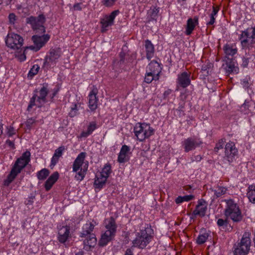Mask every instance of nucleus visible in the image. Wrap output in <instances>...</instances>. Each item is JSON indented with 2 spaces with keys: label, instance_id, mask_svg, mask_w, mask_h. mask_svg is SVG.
<instances>
[{
  "label": "nucleus",
  "instance_id": "obj_63",
  "mask_svg": "<svg viewBox=\"0 0 255 255\" xmlns=\"http://www.w3.org/2000/svg\"><path fill=\"white\" fill-rule=\"evenodd\" d=\"M84 252L83 251H79L75 255H84Z\"/></svg>",
  "mask_w": 255,
  "mask_h": 255
},
{
  "label": "nucleus",
  "instance_id": "obj_61",
  "mask_svg": "<svg viewBox=\"0 0 255 255\" xmlns=\"http://www.w3.org/2000/svg\"><path fill=\"white\" fill-rule=\"evenodd\" d=\"M26 59V56L25 55H21L19 57V60L20 61H23Z\"/></svg>",
  "mask_w": 255,
  "mask_h": 255
},
{
  "label": "nucleus",
  "instance_id": "obj_44",
  "mask_svg": "<svg viewBox=\"0 0 255 255\" xmlns=\"http://www.w3.org/2000/svg\"><path fill=\"white\" fill-rule=\"evenodd\" d=\"M118 0H102V4L106 7H110L115 5Z\"/></svg>",
  "mask_w": 255,
  "mask_h": 255
},
{
  "label": "nucleus",
  "instance_id": "obj_17",
  "mask_svg": "<svg viewBox=\"0 0 255 255\" xmlns=\"http://www.w3.org/2000/svg\"><path fill=\"white\" fill-rule=\"evenodd\" d=\"M191 83L190 73L183 72L179 74L176 80L177 90L179 87L185 88L190 85Z\"/></svg>",
  "mask_w": 255,
  "mask_h": 255
},
{
  "label": "nucleus",
  "instance_id": "obj_20",
  "mask_svg": "<svg viewBox=\"0 0 255 255\" xmlns=\"http://www.w3.org/2000/svg\"><path fill=\"white\" fill-rule=\"evenodd\" d=\"M224 61L225 62V69L227 74L238 73L239 69L237 63L233 60V58L224 59Z\"/></svg>",
  "mask_w": 255,
  "mask_h": 255
},
{
  "label": "nucleus",
  "instance_id": "obj_59",
  "mask_svg": "<svg viewBox=\"0 0 255 255\" xmlns=\"http://www.w3.org/2000/svg\"><path fill=\"white\" fill-rule=\"evenodd\" d=\"M152 11V15H154V16L156 15L159 12L158 8L156 7H154Z\"/></svg>",
  "mask_w": 255,
  "mask_h": 255
},
{
  "label": "nucleus",
  "instance_id": "obj_48",
  "mask_svg": "<svg viewBox=\"0 0 255 255\" xmlns=\"http://www.w3.org/2000/svg\"><path fill=\"white\" fill-rule=\"evenodd\" d=\"M225 144V141L224 139H222L219 141V142L216 143V146L215 147V151L218 152L219 150L220 149H222L224 147Z\"/></svg>",
  "mask_w": 255,
  "mask_h": 255
},
{
  "label": "nucleus",
  "instance_id": "obj_7",
  "mask_svg": "<svg viewBox=\"0 0 255 255\" xmlns=\"http://www.w3.org/2000/svg\"><path fill=\"white\" fill-rule=\"evenodd\" d=\"M242 49H248L249 50L253 48V45L255 43V25L241 31L239 37Z\"/></svg>",
  "mask_w": 255,
  "mask_h": 255
},
{
  "label": "nucleus",
  "instance_id": "obj_33",
  "mask_svg": "<svg viewBox=\"0 0 255 255\" xmlns=\"http://www.w3.org/2000/svg\"><path fill=\"white\" fill-rule=\"evenodd\" d=\"M70 109V111L69 113V115L70 117H74L79 114L78 112L79 110L84 109L80 103L73 104L71 107Z\"/></svg>",
  "mask_w": 255,
  "mask_h": 255
},
{
  "label": "nucleus",
  "instance_id": "obj_9",
  "mask_svg": "<svg viewBox=\"0 0 255 255\" xmlns=\"http://www.w3.org/2000/svg\"><path fill=\"white\" fill-rule=\"evenodd\" d=\"M62 54V51L60 48L51 49L49 50L48 54L45 57L43 63V67L46 70H49L56 66Z\"/></svg>",
  "mask_w": 255,
  "mask_h": 255
},
{
  "label": "nucleus",
  "instance_id": "obj_12",
  "mask_svg": "<svg viewBox=\"0 0 255 255\" xmlns=\"http://www.w3.org/2000/svg\"><path fill=\"white\" fill-rule=\"evenodd\" d=\"M5 41L7 47L15 50L19 49L22 47L23 39L19 35L10 33L7 34Z\"/></svg>",
  "mask_w": 255,
  "mask_h": 255
},
{
  "label": "nucleus",
  "instance_id": "obj_10",
  "mask_svg": "<svg viewBox=\"0 0 255 255\" xmlns=\"http://www.w3.org/2000/svg\"><path fill=\"white\" fill-rule=\"evenodd\" d=\"M251 244L250 234L244 233L240 242L235 248L234 255H247L250 250Z\"/></svg>",
  "mask_w": 255,
  "mask_h": 255
},
{
  "label": "nucleus",
  "instance_id": "obj_26",
  "mask_svg": "<svg viewBox=\"0 0 255 255\" xmlns=\"http://www.w3.org/2000/svg\"><path fill=\"white\" fill-rule=\"evenodd\" d=\"M220 10L218 6L213 5L212 10L209 15V19L206 20V25L208 26L213 25L216 22V17Z\"/></svg>",
  "mask_w": 255,
  "mask_h": 255
},
{
  "label": "nucleus",
  "instance_id": "obj_5",
  "mask_svg": "<svg viewBox=\"0 0 255 255\" xmlns=\"http://www.w3.org/2000/svg\"><path fill=\"white\" fill-rule=\"evenodd\" d=\"M48 92V84L46 83L43 84L41 88L39 90L35 89L29 101L27 111H30L34 106L40 108L44 105L47 102L46 97Z\"/></svg>",
  "mask_w": 255,
  "mask_h": 255
},
{
  "label": "nucleus",
  "instance_id": "obj_56",
  "mask_svg": "<svg viewBox=\"0 0 255 255\" xmlns=\"http://www.w3.org/2000/svg\"><path fill=\"white\" fill-rule=\"evenodd\" d=\"M124 255H133V249L131 248L127 249Z\"/></svg>",
  "mask_w": 255,
  "mask_h": 255
},
{
  "label": "nucleus",
  "instance_id": "obj_34",
  "mask_svg": "<svg viewBox=\"0 0 255 255\" xmlns=\"http://www.w3.org/2000/svg\"><path fill=\"white\" fill-rule=\"evenodd\" d=\"M247 197L249 201L253 203H255V185H250L247 189Z\"/></svg>",
  "mask_w": 255,
  "mask_h": 255
},
{
  "label": "nucleus",
  "instance_id": "obj_49",
  "mask_svg": "<svg viewBox=\"0 0 255 255\" xmlns=\"http://www.w3.org/2000/svg\"><path fill=\"white\" fill-rule=\"evenodd\" d=\"M59 159V157L55 156V155H53L51 159L50 167L51 168L53 167L58 163Z\"/></svg>",
  "mask_w": 255,
  "mask_h": 255
},
{
  "label": "nucleus",
  "instance_id": "obj_27",
  "mask_svg": "<svg viewBox=\"0 0 255 255\" xmlns=\"http://www.w3.org/2000/svg\"><path fill=\"white\" fill-rule=\"evenodd\" d=\"M58 178L59 173L57 172H54L49 176L44 184V187L47 191L50 190L54 184L57 181Z\"/></svg>",
  "mask_w": 255,
  "mask_h": 255
},
{
  "label": "nucleus",
  "instance_id": "obj_16",
  "mask_svg": "<svg viewBox=\"0 0 255 255\" xmlns=\"http://www.w3.org/2000/svg\"><path fill=\"white\" fill-rule=\"evenodd\" d=\"M225 157L229 163L232 162L235 156L238 154V149L235 146L234 142L230 141L225 145Z\"/></svg>",
  "mask_w": 255,
  "mask_h": 255
},
{
  "label": "nucleus",
  "instance_id": "obj_22",
  "mask_svg": "<svg viewBox=\"0 0 255 255\" xmlns=\"http://www.w3.org/2000/svg\"><path fill=\"white\" fill-rule=\"evenodd\" d=\"M104 223L107 232H110L114 234L116 233L117 225L116 220L113 217L106 219Z\"/></svg>",
  "mask_w": 255,
  "mask_h": 255
},
{
  "label": "nucleus",
  "instance_id": "obj_52",
  "mask_svg": "<svg viewBox=\"0 0 255 255\" xmlns=\"http://www.w3.org/2000/svg\"><path fill=\"white\" fill-rule=\"evenodd\" d=\"M72 9L73 10H75V11L81 10L82 9V7L81 6V3H75L73 5Z\"/></svg>",
  "mask_w": 255,
  "mask_h": 255
},
{
  "label": "nucleus",
  "instance_id": "obj_57",
  "mask_svg": "<svg viewBox=\"0 0 255 255\" xmlns=\"http://www.w3.org/2000/svg\"><path fill=\"white\" fill-rule=\"evenodd\" d=\"M183 202H184V201H183V198L182 196H180L177 197L175 199V202L177 204H180Z\"/></svg>",
  "mask_w": 255,
  "mask_h": 255
},
{
  "label": "nucleus",
  "instance_id": "obj_19",
  "mask_svg": "<svg viewBox=\"0 0 255 255\" xmlns=\"http://www.w3.org/2000/svg\"><path fill=\"white\" fill-rule=\"evenodd\" d=\"M207 209V202L203 199L199 200L195 209L193 211L192 216L194 217L199 216L203 217L205 215Z\"/></svg>",
  "mask_w": 255,
  "mask_h": 255
},
{
  "label": "nucleus",
  "instance_id": "obj_36",
  "mask_svg": "<svg viewBox=\"0 0 255 255\" xmlns=\"http://www.w3.org/2000/svg\"><path fill=\"white\" fill-rule=\"evenodd\" d=\"M159 79L158 75L153 74L151 72H146L145 75L144 81L147 84L152 82V81H157Z\"/></svg>",
  "mask_w": 255,
  "mask_h": 255
},
{
  "label": "nucleus",
  "instance_id": "obj_60",
  "mask_svg": "<svg viewBox=\"0 0 255 255\" xmlns=\"http://www.w3.org/2000/svg\"><path fill=\"white\" fill-rule=\"evenodd\" d=\"M3 132V124L1 123V120H0V136L2 134Z\"/></svg>",
  "mask_w": 255,
  "mask_h": 255
},
{
  "label": "nucleus",
  "instance_id": "obj_24",
  "mask_svg": "<svg viewBox=\"0 0 255 255\" xmlns=\"http://www.w3.org/2000/svg\"><path fill=\"white\" fill-rule=\"evenodd\" d=\"M144 48L146 52V57L148 60L154 56V46L150 40L147 39L144 41Z\"/></svg>",
  "mask_w": 255,
  "mask_h": 255
},
{
  "label": "nucleus",
  "instance_id": "obj_32",
  "mask_svg": "<svg viewBox=\"0 0 255 255\" xmlns=\"http://www.w3.org/2000/svg\"><path fill=\"white\" fill-rule=\"evenodd\" d=\"M149 72H151L153 74L158 75L161 72V68L160 65L156 61H151L148 66Z\"/></svg>",
  "mask_w": 255,
  "mask_h": 255
},
{
  "label": "nucleus",
  "instance_id": "obj_21",
  "mask_svg": "<svg viewBox=\"0 0 255 255\" xmlns=\"http://www.w3.org/2000/svg\"><path fill=\"white\" fill-rule=\"evenodd\" d=\"M97 89L94 88L90 92L88 95V107L92 112L95 111L98 107V99L97 97Z\"/></svg>",
  "mask_w": 255,
  "mask_h": 255
},
{
  "label": "nucleus",
  "instance_id": "obj_58",
  "mask_svg": "<svg viewBox=\"0 0 255 255\" xmlns=\"http://www.w3.org/2000/svg\"><path fill=\"white\" fill-rule=\"evenodd\" d=\"M104 234L105 235H107V236H108L110 238H111L112 239H114L116 235V234L111 233L110 232H107L106 231H105Z\"/></svg>",
  "mask_w": 255,
  "mask_h": 255
},
{
  "label": "nucleus",
  "instance_id": "obj_62",
  "mask_svg": "<svg viewBox=\"0 0 255 255\" xmlns=\"http://www.w3.org/2000/svg\"><path fill=\"white\" fill-rule=\"evenodd\" d=\"M15 0H7L6 4L7 5L11 4V3H14Z\"/></svg>",
  "mask_w": 255,
  "mask_h": 255
},
{
  "label": "nucleus",
  "instance_id": "obj_38",
  "mask_svg": "<svg viewBox=\"0 0 255 255\" xmlns=\"http://www.w3.org/2000/svg\"><path fill=\"white\" fill-rule=\"evenodd\" d=\"M111 173V166L110 164L107 163L104 165V167L102 169L101 172H100L99 173L103 174V175H104L107 178H108Z\"/></svg>",
  "mask_w": 255,
  "mask_h": 255
},
{
  "label": "nucleus",
  "instance_id": "obj_18",
  "mask_svg": "<svg viewBox=\"0 0 255 255\" xmlns=\"http://www.w3.org/2000/svg\"><path fill=\"white\" fill-rule=\"evenodd\" d=\"M223 50L225 54L224 59L233 58L237 54L238 51L235 43L225 44L223 47Z\"/></svg>",
  "mask_w": 255,
  "mask_h": 255
},
{
  "label": "nucleus",
  "instance_id": "obj_1",
  "mask_svg": "<svg viewBox=\"0 0 255 255\" xmlns=\"http://www.w3.org/2000/svg\"><path fill=\"white\" fill-rule=\"evenodd\" d=\"M30 152L26 150L22 154L20 157L16 159L9 174L3 181L4 186H8L29 163L30 161Z\"/></svg>",
  "mask_w": 255,
  "mask_h": 255
},
{
  "label": "nucleus",
  "instance_id": "obj_55",
  "mask_svg": "<svg viewBox=\"0 0 255 255\" xmlns=\"http://www.w3.org/2000/svg\"><path fill=\"white\" fill-rule=\"evenodd\" d=\"M172 90L171 89H168L166 90L163 93V97L164 99L167 98L169 95H170L172 93Z\"/></svg>",
  "mask_w": 255,
  "mask_h": 255
},
{
  "label": "nucleus",
  "instance_id": "obj_35",
  "mask_svg": "<svg viewBox=\"0 0 255 255\" xmlns=\"http://www.w3.org/2000/svg\"><path fill=\"white\" fill-rule=\"evenodd\" d=\"M228 190V189L222 186L218 185L216 187H215L214 190H213L214 195L217 197H220L222 196L225 195Z\"/></svg>",
  "mask_w": 255,
  "mask_h": 255
},
{
  "label": "nucleus",
  "instance_id": "obj_51",
  "mask_svg": "<svg viewBox=\"0 0 255 255\" xmlns=\"http://www.w3.org/2000/svg\"><path fill=\"white\" fill-rule=\"evenodd\" d=\"M217 225L219 227H222L224 226H226L227 225V221L222 219H219L217 221Z\"/></svg>",
  "mask_w": 255,
  "mask_h": 255
},
{
  "label": "nucleus",
  "instance_id": "obj_11",
  "mask_svg": "<svg viewBox=\"0 0 255 255\" xmlns=\"http://www.w3.org/2000/svg\"><path fill=\"white\" fill-rule=\"evenodd\" d=\"M45 18L43 14H40L37 17L30 16L26 18V22L30 24L36 33H43L45 32V28L43 24Z\"/></svg>",
  "mask_w": 255,
  "mask_h": 255
},
{
  "label": "nucleus",
  "instance_id": "obj_3",
  "mask_svg": "<svg viewBox=\"0 0 255 255\" xmlns=\"http://www.w3.org/2000/svg\"><path fill=\"white\" fill-rule=\"evenodd\" d=\"M153 230L147 224H142L139 232L136 234L135 239L132 241L133 246L140 249L144 248L150 242Z\"/></svg>",
  "mask_w": 255,
  "mask_h": 255
},
{
  "label": "nucleus",
  "instance_id": "obj_42",
  "mask_svg": "<svg viewBox=\"0 0 255 255\" xmlns=\"http://www.w3.org/2000/svg\"><path fill=\"white\" fill-rule=\"evenodd\" d=\"M36 122V121L35 118H31L28 119L25 122V125L27 129L29 130L31 129Z\"/></svg>",
  "mask_w": 255,
  "mask_h": 255
},
{
  "label": "nucleus",
  "instance_id": "obj_39",
  "mask_svg": "<svg viewBox=\"0 0 255 255\" xmlns=\"http://www.w3.org/2000/svg\"><path fill=\"white\" fill-rule=\"evenodd\" d=\"M113 239L110 238L108 236H107V235L103 234L99 242V245L102 247L105 246Z\"/></svg>",
  "mask_w": 255,
  "mask_h": 255
},
{
  "label": "nucleus",
  "instance_id": "obj_64",
  "mask_svg": "<svg viewBox=\"0 0 255 255\" xmlns=\"http://www.w3.org/2000/svg\"><path fill=\"white\" fill-rule=\"evenodd\" d=\"M201 159V157L200 155H198L196 157V160L197 161H200Z\"/></svg>",
  "mask_w": 255,
  "mask_h": 255
},
{
  "label": "nucleus",
  "instance_id": "obj_40",
  "mask_svg": "<svg viewBox=\"0 0 255 255\" xmlns=\"http://www.w3.org/2000/svg\"><path fill=\"white\" fill-rule=\"evenodd\" d=\"M213 64L209 62L202 65L201 70L205 76H207L210 74L211 72V68Z\"/></svg>",
  "mask_w": 255,
  "mask_h": 255
},
{
  "label": "nucleus",
  "instance_id": "obj_23",
  "mask_svg": "<svg viewBox=\"0 0 255 255\" xmlns=\"http://www.w3.org/2000/svg\"><path fill=\"white\" fill-rule=\"evenodd\" d=\"M70 235V228L68 226H63L58 231V241L64 243L67 241Z\"/></svg>",
  "mask_w": 255,
  "mask_h": 255
},
{
  "label": "nucleus",
  "instance_id": "obj_28",
  "mask_svg": "<svg viewBox=\"0 0 255 255\" xmlns=\"http://www.w3.org/2000/svg\"><path fill=\"white\" fill-rule=\"evenodd\" d=\"M107 179L108 178L105 177L104 175H103V174H101L100 173L97 174L94 181L95 187L99 189L103 188V187L105 185Z\"/></svg>",
  "mask_w": 255,
  "mask_h": 255
},
{
  "label": "nucleus",
  "instance_id": "obj_50",
  "mask_svg": "<svg viewBox=\"0 0 255 255\" xmlns=\"http://www.w3.org/2000/svg\"><path fill=\"white\" fill-rule=\"evenodd\" d=\"M182 197L184 202H188L194 199V196L192 195H187Z\"/></svg>",
  "mask_w": 255,
  "mask_h": 255
},
{
  "label": "nucleus",
  "instance_id": "obj_4",
  "mask_svg": "<svg viewBox=\"0 0 255 255\" xmlns=\"http://www.w3.org/2000/svg\"><path fill=\"white\" fill-rule=\"evenodd\" d=\"M224 214L226 218L231 220L234 223L240 222L243 216L239 205L233 199H225Z\"/></svg>",
  "mask_w": 255,
  "mask_h": 255
},
{
  "label": "nucleus",
  "instance_id": "obj_13",
  "mask_svg": "<svg viewBox=\"0 0 255 255\" xmlns=\"http://www.w3.org/2000/svg\"><path fill=\"white\" fill-rule=\"evenodd\" d=\"M202 144V139L200 137L195 136L185 138L182 142V146L186 152L194 150L197 147H200Z\"/></svg>",
  "mask_w": 255,
  "mask_h": 255
},
{
  "label": "nucleus",
  "instance_id": "obj_37",
  "mask_svg": "<svg viewBox=\"0 0 255 255\" xmlns=\"http://www.w3.org/2000/svg\"><path fill=\"white\" fill-rule=\"evenodd\" d=\"M49 174V171L46 168H43L37 172V177L39 180H43L45 179Z\"/></svg>",
  "mask_w": 255,
  "mask_h": 255
},
{
  "label": "nucleus",
  "instance_id": "obj_8",
  "mask_svg": "<svg viewBox=\"0 0 255 255\" xmlns=\"http://www.w3.org/2000/svg\"><path fill=\"white\" fill-rule=\"evenodd\" d=\"M133 132L137 140L143 141L154 133V129L145 123H137L133 128Z\"/></svg>",
  "mask_w": 255,
  "mask_h": 255
},
{
  "label": "nucleus",
  "instance_id": "obj_2",
  "mask_svg": "<svg viewBox=\"0 0 255 255\" xmlns=\"http://www.w3.org/2000/svg\"><path fill=\"white\" fill-rule=\"evenodd\" d=\"M87 153L85 152L80 153L72 165L73 172H75V179L81 181L83 180L86 175L88 168V161H85Z\"/></svg>",
  "mask_w": 255,
  "mask_h": 255
},
{
  "label": "nucleus",
  "instance_id": "obj_6",
  "mask_svg": "<svg viewBox=\"0 0 255 255\" xmlns=\"http://www.w3.org/2000/svg\"><path fill=\"white\" fill-rule=\"evenodd\" d=\"M95 225L96 222L94 221L87 222L83 226L81 233L80 237L86 238L84 241L85 247H88L89 249L94 247L97 243L96 236L93 233Z\"/></svg>",
  "mask_w": 255,
  "mask_h": 255
},
{
  "label": "nucleus",
  "instance_id": "obj_30",
  "mask_svg": "<svg viewBox=\"0 0 255 255\" xmlns=\"http://www.w3.org/2000/svg\"><path fill=\"white\" fill-rule=\"evenodd\" d=\"M130 148L127 145L122 146L118 155V161L120 163H124L126 161V157L129 151Z\"/></svg>",
  "mask_w": 255,
  "mask_h": 255
},
{
  "label": "nucleus",
  "instance_id": "obj_47",
  "mask_svg": "<svg viewBox=\"0 0 255 255\" xmlns=\"http://www.w3.org/2000/svg\"><path fill=\"white\" fill-rule=\"evenodd\" d=\"M250 55L249 53H246L245 56L242 58V65L244 67H247L249 64V59L251 58L249 57Z\"/></svg>",
  "mask_w": 255,
  "mask_h": 255
},
{
  "label": "nucleus",
  "instance_id": "obj_29",
  "mask_svg": "<svg viewBox=\"0 0 255 255\" xmlns=\"http://www.w3.org/2000/svg\"><path fill=\"white\" fill-rule=\"evenodd\" d=\"M210 235L209 231L205 229L200 230L199 234L196 239V243L198 245H202L204 244L208 240Z\"/></svg>",
  "mask_w": 255,
  "mask_h": 255
},
{
  "label": "nucleus",
  "instance_id": "obj_41",
  "mask_svg": "<svg viewBox=\"0 0 255 255\" xmlns=\"http://www.w3.org/2000/svg\"><path fill=\"white\" fill-rule=\"evenodd\" d=\"M40 69V67L37 64L34 65L29 70L28 77H33L34 76L36 75Z\"/></svg>",
  "mask_w": 255,
  "mask_h": 255
},
{
  "label": "nucleus",
  "instance_id": "obj_25",
  "mask_svg": "<svg viewBox=\"0 0 255 255\" xmlns=\"http://www.w3.org/2000/svg\"><path fill=\"white\" fill-rule=\"evenodd\" d=\"M198 23V19L197 17H194L193 19L191 18H189L187 21V25L185 31L186 35H190Z\"/></svg>",
  "mask_w": 255,
  "mask_h": 255
},
{
  "label": "nucleus",
  "instance_id": "obj_14",
  "mask_svg": "<svg viewBox=\"0 0 255 255\" xmlns=\"http://www.w3.org/2000/svg\"><path fill=\"white\" fill-rule=\"evenodd\" d=\"M119 10H115L112 11L109 15H105L103 18L101 19V31L105 32L108 30V27L113 25L114 23V20L119 14Z\"/></svg>",
  "mask_w": 255,
  "mask_h": 255
},
{
  "label": "nucleus",
  "instance_id": "obj_53",
  "mask_svg": "<svg viewBox=\"0 0 255 255\" xmlns=\"http://www.w3.org/2000/svg\"><path fill=\"white\" fill-rule=\"evenodd\" d=\"M9 21L11 23H14L16 20V16L13 13H11L8 15Z\"/></svg>",
  "mask_w": 255,
  "mask_h": 255
},
{
  "label": "nucleus",
  "instance_id": "obj_43",
  "mask_svg": "<svg viewBox=\"0 0 255 255\" xmlns=\"http://www.w3.org/2000/svg\"><path fill=\"white\" fill-rule=\"evenodd\" d=\"M16 129H14L12 126L6 127V133L9 137H11L16 134Z\"/></svg>",
  "mask_w": 255,
  "mask_h": 255
},
{
  "label": "nucleus",
  "instance_id": "obj_45",
  "mask_svg": "<svg viewBox=\"0 0 255 255\" xmlns=\"http://www.w3.org/2000/svg\"><path fill=\"white\" fill-rule=\"evenodd\" d=\"M65 148L64 146H61L57 148L54 152V155L55 156L58 157L60 158L62 156L63 152L64 151Z\"/></svg>",
  "mask_w": 255,
  "mask_h": 255
},
{
  "label": "nucleus",
  "instance_id": "obj_31",
  "mask_svg": "<svg viewBox=\"0 0 255 255\" xmlns=\"http://www.w3.org/2000/svg\"><path fill=\"white\" fill-rule=\"evenodd\" d=\"M97 128V125L96 122L93 121L89 123L87 127V131H83L81 132L80 136L87 137L91 135L92 132Z\"/></svg>",
  "mask_w": 255,
  "mask_h": 255
},
{
  "label": "nucleus",
  "instance_id": "obj_46",
  "mask_svg": "<svg viewBox=\"0 0 255 255\" xmlns=\"http://www.w3.org/2000/svg\"><path fill=\"white\" fill-rule=\"evenodd\" d=\"M185 103L182 101L179 103V106L176 109L177 112H179V115L182 116L184 115Z\"/></svg>",
  "mask_w": 255,
  "mask_h": 255
},
{
  "label": "nucleus",
  "instance_id": "obj_54",
  "mask_svg": "<svg viewBox=\"0 0 255 255\" xmlns=\"http://www.w3.org/2000/svg\"><path fill=\"white\" fill-rule=\"evenodd\" d=\"M5 143L10 147L12 148H14V143L13 141H11L9 139H7L6 140Z\"/></svg>",
  "mask_w": 255,
  "mask_h": 255
},
{
  "label": "nucleus",
  "instance_id": "obj_15",
  "mask_svg": "<svg viewBox=\"0 0 255 255\" xmlns=\"http://www.w3.org/2000/svg\"><path fill=\"white\" fill-rule=\"evenodd\" d=\"M50 36L49 34H44L42 36L37 35H33L31 37L34 45L30 47V49L35 51L39 50L50 39Z\"/></svg>",
  "mask_w": 255,
  "mask_h": 255
}]
</instances>
